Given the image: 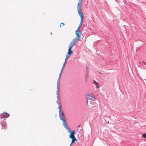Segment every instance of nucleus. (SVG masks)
<instances>
[{
	"instance_id": "nucleus-16",
	"label": "nucleus",
	"mask_w": 146,
	"mask_h": 146,
	"mask_svg": "<svg viewBox=\"0 0 146 146\" xmlns=\"http://www.w3.org/2000/svg\"><path fill=\"white\" fill-rule=\"evenodd\" d=\"M72 143H71V144L70 145V146H71V145H72Z\"/></svg>"
},
{
	"instance_id": "nucleus-10",
	"label": "nucleus",
	"mask_w": 146,
	"mask_h": 146,
	"mask_svg": "<svg viewBox=\"0 0 146 146\" xmlns=\"http://www.w3.org/2000/svg\"><path fill=\"white\" fill-rule=\"evenodd\" d=\"M66 59H65V62H64V63L63 64V66H62V68H61V70L62 71H63V68H64L65 66L66 65Z\"/></svg>"
},
{
	"instance_id": "nucleus-15",
	"label": "nucleus",
	"mask_w": 146,
	"mask_h": 146,
	"mask_svg": "<svg viewBox=\"0 0 146 146\" xmlns=\"http://www.w3.org/2000/svg\"><path fill=\"white\" fill-rule=\"evenodd\" d=\"M82 1L83 0H78L79 3H80V4Z\"/></svg>"
},
{
	"instance_id": "nucleus-1",
	"label": "nucleus",
	"mask_w": 146,
	"mask_h": 146,
	"mask_svg": "<svg viewBox=\"0 0 146 146\" xmlns=\"http://www.w3.org/2000/svg\"><path fill=\"white\" fill-rule=\"evenodd\" d=\"M59 110V117L60 120L62 121L63 125L64 127L66 129H69L68 126L67 125L66 120L65 118V114L62 110V107L60 104H59V106L58 107Z\"/></svg>"
},
{
	"instance_id": "nucleus-2",
	"label": "nucleus",
	"mask_w": 146,
	"mask_h": 146,
	"mask_svg": "<svg viewBox=\"0 0 146 146\" xmlns=\"http://www.w3.org/2000/svg\"><path fill=\"white\" fill-rule=\"evenodd\" d=\"M75 33L76 36L72 40V41L70 44L73 46H74L75 43L80 40L81 38L80 36L82 34L81 33H79L76 32Z\"/></svg>"
},
{
	"instance_id": "nucleus-4",
	"label": "nucleus",
	"mask_w": 146,
	"mask_h": 146,
	"mask_svg": "<svg viewBox=\"0 0 146 146\" xmlns=\"http://www.w3.org/2000/svg\"><path fill=\"white\" fill-rule=\"evenodd\" d=\"M75 134V131H72L69 135L70 138L72 139V143H74V142L76 141L77 140L75 138L74 135Z\"/></svg>"
},
{
	"instance_id": "nucleus-5",
	"label": "nucleus",
	"mask_w": 146,
	"mask_h": 146,
	"mask_svg": "<svg viewBox=\"0 0 146 146\" xmlns=\"http://www.w3.org/2000/svg\"><path fill=\"white\" fill-rule=\"evenodd\" d=\"M73 46L70 44H69L68 47V51L66 55V60L67 58L70 56L71 54L72 53V52L71 50V49Z\"/></svg>"
},
{
	"instance_id": "nucleus-12",
	"label": "nucleus",
	"mask_w": 146,
	"mask_h": 146,
	"mask_svg": "<svg viewBox=\"0 0 146 146\" xmlns=\"http://www.w3.org/2000/svg\"><path fill=\"white\" fill-rule=\"evenodd\" d=\"M62 71L61 70L60 73L59 75V79L60 78V77H61V74H62Z\"/></svg>"
},
{
	"instance_id": "nucleus-14",
	"label": "nucleus",
	"mask_w": 146,
	"mask_h": 146,
	"mask_svg": "<svg viewBox=\"0 0 146 146\" xmlns=\"http://www.w3.org/2000/svg\"><path fill=\"white\" fill-rule=\"evenodd\" d=\"M65 24L64 23H61L60 24V27H61L62 25V26H63Z\"/></svg>"
},
{
	"instance_id": "nucleus-11",
	"label": "nucleus",
	"mask_w": 146,
	"mask_h": 146,
	"mask_svg": "<svg viewBox=\"0 0 146 146\" xmlns=\"http://www.w3.org/2000/svg\"><path fill=\"white\" fill-rule=\"evenodd\" d=\"M58 83H57V91H56V93H57V95H58L59 93V92H58V90H59V88L58 86Z\"/></svg>"
},
{
	"instance_id": "nucleus-17",
	"label": "nucleus",
	"mask_w": 146,
	"mask_h": 146,
	"mask_svg": "<svg viewBox=\"0 0 146 146\" xmlns=\"http://www.w3.org/2000/svg\"><path fill=\"white\" fill-rule=\"evenodd\" d=\"M3 129V127H2V129Z\"/></svg>"
},
{
	"instance_id": "nucleus-3",
	"label": "nucleus",
	"mask_w": 146,
	"mask_h": 146,
	"mask_svg": "<svg viewBox=\"0 0 146 146\" xmlns=\"http://www.w3.org/2000/svg\"><path fill=\"white\" fill-rule=\"evenodd\" d=\"M81 7V5L80 4V3H78V4L77 7V10L78 14H79L80 16L81 17L80 22V23H81V24H82L84 19V16L83 13L81 12V11L80 10Z\"/></svg>"
},
{
	"instance_id": "nucleus-7",
	"label": "nucleus",
	"mask_w": 146,
	"mask_h": 146,
	"mask_svg": "<svg viewBox=\"0 0 146 146\" xmlns=\"http://www.w3.org/2000/svg\"><path fill=\"white\" fill-rule=\"evenodd\" d=\"M86 100H87V102H86V104H87L88 101L90 100H91L93 98V97L91 96L90 94H87V95L86 96Z\"/></svg>"
},
{
	"instance_id": "nucleus-13",
	"label": "nucleus",
	"mask_w": 146,
	"mask_h": 146,
	"mask_svg": "<svg viewBox=\"0 0 146 146\" xmlns=\"http://www.w3.org/2000/svg\"><path fill=\"white\" fill-rule=\"evenodd\" d=\"M142 136L143 137L146 138V134L145 133L143 134L142 135Z\"/></svg>"
},
{
	"instance_id": "nucleus-6",
	"label": "nucleus",
	"mask_w": 146,
	"mask_h": 146,
	"mask_svg": "<svg viewBox=\"0 0 146 146\" xmlns=\"http://www.w3.org/2000/svg\"><path fill=\"white\" fill-rule=\"evenodd\" d=\"M9 115V114H8L6 112H3V113L1 115L2 116L1 118H7L8 117Z\"/></svg>"
},
{
	"instance_id": "nucleus-8",
	"label": "nucleus",
	"mask_w": 146,
	"mask_h": 146,
	"mask_svg": "<svg viewBox=\"0 0 146 146\" xmlns=\"http://www.w3.org/2000/svg\"><path fill=\"white\" fill-rule=\"evenodd\" d=\"M82 25V24H81V23H80L79 25V26L78 28L75 31L76 32H78L79 33H81L82 32L80 30V28L81 27Z\"/></svg>"
},
{
	"instance_id": "nucleus-9",
	"label": "nucleus",
	"mask_w": 146,
	"mask_h": 146,
	"mask_svg": "<svg viewBox=\"0 0 146 146\" xmlns=\"http://www.w3.org/2000/svg\"><path fill=\"white\" fill-rule=\"evenodd\" d=\"M93 83H94L95 84L97 88H100V86L99 85V83L97 82H96L95 80H94V81Z\"/></svg>"
}]
</instances>
